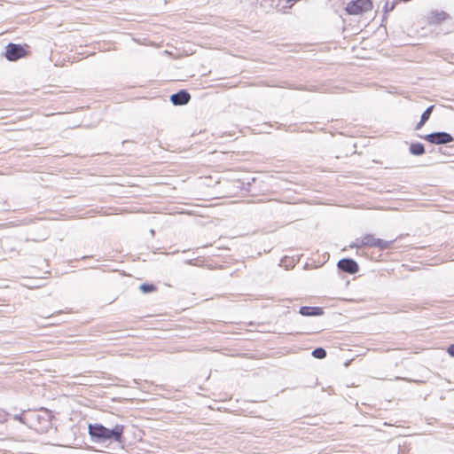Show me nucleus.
<instances>
[{
	"instance_id": "obj_17",
	"label": "nucleus",
	"mask_w": 454,
	"mask_h": 454,
	"mask_svg": "<svg viewBox=\"0 0 454 454\" xmlns=\"http://www.w3.org/2000/svg\"><path fill=\"white\" fill-rule=\"evenodd\" d=\"M13 419L15 420H18V421H20L22 423H25L24 419L22 417V414H16V415L13 416Z\"/></svg>"
},
{
	"instance_id": "obj_2",
	"label": "nucleus",
	"mask_w": 454,
	"mask_h": 454,
	"mask_svg": "<svg viewBox=\"0 0 454 454\" xmlns=\"http://www.w3.org/2000/svg\"><path fill=\"white\" fill-rule=\"evenodd\" d=\"M372 8L371 0H356L347 4L346 11L348 14L357 15L370 11Z\"/></svg>"
},
{
	"instance_id": "obj_12",
	"label": "nucleus",
	"mask_w": 454,
	"mask_h": 454,
	"mask_svg": "<svg viewBox=\"0 0 454 454\" xmlns=\"http://www.w3.org/2000/svg\"><path fill=\"white\" fill-rule=\"evenodd\" d=\"M395 239L393 240H384L381 239H377L375 247H378L381 250H385L390 247L391 244L394 243Z\"/></svg>"
},
{
	"instance_id": "obj_5",
	"label": "nucleus",
	"mask_w": 454,
	"mask_h": 454,
	"mask_svg": "<svg viewBox=\"0 0 454 454\" xmlns=\"http://www.w3.org/2000/svg\"><path fill=\"white\" fill-rule=\"evenodd\" d=\"M338 268L343 272L355 274L359 270L357 262L350 258L340 259L337 263Z\"/></svg>"
},
{
	"instance_id": "obj_4",
	"label": "nucleus",
	"mask_w": 454,
	"mask_h": 454,
	"mask_svg": "<svg viewBox=\"0 0 454 454\" xmlns=\"http://www.w3.org/2000/svg\"><path fill=\"white\" fill-rule=\"evenodd\" d=\"M424 139L434 145H445L454 140L450 134L444 131L427 134Z\"/></svg>"
},
{
	"instance_id": "obj_11",
	"label": "nucleus",
	"mask_w": 454,
	"mask_h": 454,
	"mask_svg": "<svg viewBox=\"0 0 454 454\" xmlns=\"http://www.w3.org/2000/svg\"><path fill=\"white\" fill-rule=\"evenodd\" d=\"M42 411L43 412V415L41 416L40 414L34 413L31 415L32 419H36L40 421L41 419L45 420L46 422H50L51 415V412L47 409H43Z\"/></svg>"
},
{
	"instance_id": "obj_8",
	"label": "nucleus",
	"mask_w": 454,
	"mask_h": 454,
	"mask_svg": "<svg viewBox=\"0 0 454 454\" xmlns=\"http://www.w3.org/2000/svg\"><path fill=\"white\" fill-rule=\"evenodd\" d=\"M434 107V106H430L423 112L420 117V121L417 124L416 129H419L427 121V120L430 118Z\"/></svg>"
},
{
	"instance_id": "obj_13",
	"label": "nucleus",
	"mask_w": 454,
	"mask_h": 454,
	"mask_svg": "<svg viewBox=\"0 0 454 454\" xmlns=\"http://www.w3.org/2000/svg\"><path fill=\"white\" fill-rule=\"evenodd\" d=\"M312 356L317 359H323L326 356V351L323 348H317L312 351Z\"/></svg>"
},
{
	"instance_id": "obj_7",
	"label": "nucleus",
	"mask_w": 454,
	"mask_h": 454,
	"mask_svg": "<svg viewBox=\"0 0 454 454\" xmlns=\"http://www.w3.org/2000/svg\"><path fill=\"white\" fill-rule=\"evenodd\" d=\"M300 314L302 316H321L324 314V310L320 307H310V306H302L300 308Z\"/></svg>"
},
{
	"instance_id": "obj_16",
	"label": "nucleus",
	"mask_w": 454,
	"mask_h": 454,
	"mask_svg": "<svg viewBox=\"0 0 454 454\" xmlns=\"http://www.w3.org/2000/svg\"><path fill=\"white\" fill-rule=\"evenodd\" d=\"M447 351L451 356H454V344L450 345Z\"/></svg>"
},
{
	"instance_id": "obj_14",
	"label": "nucleus",
	"mask_w": 454,
	"mask_h": 454,
	"mask_svg": "<svg viewBox=\"0 0 454 454\" xmlns=\"http://www.w3.org/2000/svg\"><path fill=\"white\" fill-rule=\"evenodd\" d=\"M139 288L145 294L153 292L156 289V287L153 285L150 284H142Z\"/></svg>"
},
{
	"instance_id": "obj_3",
	"label": "nucleus",
	"mask_w": 454,
	"mask_h": 454,
	"mask_svg": "<svg viewBox=\"0 0 454 454\" xmlns=\"http://www.w3.org/2000/svg\"><path fill=\"white\" fill-rule=\"evenodd\" d=\"M27 55V51L20 44L10 43L5 47L4 57L10 61H16Z\"/></svg>"
},
{
	"instance_id": "obj_9",
	"label": "nucleus",
	"mask_w": 454,
	"mask_h": 454,
	"mask_svg": "<svg viewBox=\"0 0 454 454\" xmlns=\"http://www.w3.org/2000/svg\"><path fill=\"white\" fill-rule=\"evenodd\" d=\"M410 153L413 155H422L425 153V147L421 143H413L410 145Z\"/></svg>"
},
{
	"instance_id": "obj_10",
	"label": "nucleus",
	"mask_w": 454,
	"mask_h": 454,
	"mask_svg": "<svg viewBox=\"0 0 454 454\" xmlns=\"http://www.w3.org/2000/svg\"><path fill=\"white\" fill-rule=\"evenodd\" d=\"M377 238L373 235L366 234L361 240V246H366L370 247H375Z\"/></svg>"
},
{
	"instance_id": "obj_1",
	"label": "nucleus",
	"mask_w": 454,
	"mask_h": 454,
	"mask_svg": "<svg viewBox=\"0 0 454 454\" xmlns=\"http://www.w3.org/2000/svg\"><path fill=\"white\" fill-rule=\"evenodd\" d=\"M123 432L124 426L120 424L115 425L112 429L98 423L89 425V434L97 442H105L109 440L122 442Z\"/></svg>"
},
{
	"instance_id": "obj_6",
	"label": "nucleus",
	"mask_w": 454,
	"mask_h": 454,
	"mask_svg": "<svg viewBox=\"0 0 454 454\" xmlns=\"http://www.w3.org/2000/svg\"><path fill=\"white\" fill-rule=\"evenodd\" d=\"M191 95L184 90H181L170 96V101L174 106H184L189 103Z\"/></svg>"
},
{
	"instance_id": "obj_15",
	"label": "nucleus",
	"mask_w": 454,
	"mask_h": 454,
	"mask_svg": "<svg viewBox=\"0 0 454 454\" xmlns=\"http://www.w3.org/2000/svg\"><path fill=\"white\" fill-rule=\"evenodd\" d=\"M395 7V4H392L391 5H389V4L387 2L384 8H385V11L386 12H390L394 9Z\"/></svg>"
}]
</instances>
